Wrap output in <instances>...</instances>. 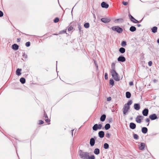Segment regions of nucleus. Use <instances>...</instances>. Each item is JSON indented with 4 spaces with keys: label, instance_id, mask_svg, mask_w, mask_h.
Here are the masks:
<instances>
[{
    "label": "nucleus",
    "instance_id": "18",
    "mask_svg": "<svg viewBox=\"0 0 159 159\" xmlns=\"http://www.w3.org/2000/svg\"><path fill=\"white\" fill-rule=\"evenodd\" d=\"M140 145L139 147V148L140 150H143L145 146V144L143 143H141L140 144Z\"/></svg>",
    "mask_w": 159,
    "mask_h": 159
},
{
    "label": "nucleus",
    "instance_id": "26",
    "mask_svg": "<svg viewBox=\"0 0 159 159\" xmlns=\"http://www.w3.org/2000/svg\"><path fill=\"white\" fill-rule=\"evenodd\" d=\"M98 125L97 124H96L94 125L93 127V130L94 131H96L98 129Z\"/></svg>",
    "mask_w": 159,
    "mask_h": 159
},
{
    "label": "nucleus",
    "instance_id": "46",
    "mask_svg": "<svg viewBox=\"0 0 159 159\" xmlns=\"http://www.w3.org/2000/svg\"><path fill=\"white\" fill-rule=\"evenodd\" d=\"M43 123V120H39V124H42Z\"/></svg>",
    "mask_w": 159,
    "mask_h": 159
},
{
    "label": "nucleus",
    "instance_id": "43",
    "mask_svg": "<svg viewBox=\"0 0 159 159\" xmlns=\"http://www.w3.org/2000/svg\"><path fill=\"white\" fill-rule=\"evenodd\" d=\"M122 3L124 5H126L128 4V2H123Z\"/></svg>",
    "mask_w": 159,
    "mask_h": 159
},
{
    "label": "nucleus",
    "instance_id": "7",
    "mask_svg": "<svg viewBox=\"0 0 159 159\" xmlns=\"http://www.w3.org/2000/svg\"><path fill=\"white\" fill-rule=\"evenodd\" d=\"M101 20L105 23H107L110 21L111 20L108 18H102L101 19Z\"/></svg>",
    "mask_w": 159,
    "mask_h": 159
},
{
    "label": "nucleus",
    "instance_id": "44",
    "mask_svg": "<svg viewBox=\"0 0 159 159\" xmlns=\"http://www.w3.org/2000/svg\"><path fill=\"white\" fill-rule=\"evenodd\" d=\"M78 29L79 30L80 32H81V27L79 25L78 26Z\"/></svg>",
    "mask_w": 159,
    "mask_h": 159
},
{
    "label": "nucleus",
    "instance_id": "6",
    "mask_svg": "<svg viewBox=\"0 0 159 159\" xmlns=\"http://www.w3.org/2000/svg\"><path fill=\"white\" fill-rule=\"evenodd\" d=\"M143 116H138L136 118V121L138 123H140L141 122V120L143 119Z\"/></svg>",
    "mask_w": 159,
    "mask_h": 159
},
{
    "label": "nucleus",
    "instance_id": "37",
    "mask_svg": "<svg viewBox=\"0 0 159 159\" xmlns=\"http://www.w3.org/2000/svg\"><path fill=\"white\" fill-rule=\"evenodd\" d=\"M59 20V18L57 17H56L54 20V22L55 23H57L58 22Z\"/></svg>",
    "mask_w": 159,
    "mask_h": 159
},
{
    "label": "nucleus",
    "instance_id": "50",
    "mask_svg": "<svg viewBox=\"0 0 159 159\" xmlns=\"http://www.w3.org/2000/svg\"><path fill=\"white\" fill-rule=\"evenodd\" d=\"M150 121L149 119V118H147L146 120V121L147 122H149Z\"/></svg>",
    "mask_w": 159,
    "mask_h": 159
},
{
    "label": "nucleus",
    "instance_id": "33",
    "mask_svg": "<svg viewBox=\"0 0 159 159\" xmlns=\"http://www.w3.org/2000/svg\"><path fill=\"white\" fill-rule=\"evenodd\" d=\"M110 84L113 85H114V81L113 79H111L110 80Z\"/></svg>",
    "mask_w": 159,
    "mask_h": 159
},
{
    "label": "nucleus",
    "instance_id": "25",
    "mask_svg": "<svg viewBox=\"0 0 159 159\" xmlns=\"http://www.w3.org/2000/svg\"><path fill=\"white\" fill-rule=\"evenodd\" d=\"M131 94L129 92H127L126 93V97L127 98H129L131 97Z\"/></svg>",
    "mask_w": 159,
    "mask_h": 159
},
{
    "label": "nucleus",
    "instance_id": "41",
    "mask_svg": "<svg viewBox=\"0 0 159 159\" xmlns=\"http://www.w3.org/2000/svg\"><path fill=\"white\" fill-rule=\"evenodd\" d=\"M105 77L106 80H107L108 79V77L107 76V73H105Z\"/></svg>",
    "mask_w": 159,
    "mask_h": 159
},
{
    "label": "nucleus",
    "instance_id": "23",
    "mask_svg": "<svg viewBox=\"0 0 159 159\" xmlns=\"http://www.w3.org/2000/svg\"><path fill=\"white\" fill-rule=\"evenodd\" d=\"M157 27L155 26L152 29V32L154 33H155L157 32Z\"/></svg>",
    "mask_w": 159,
    "mask_h": 159
},
{
    "label": "nucleus",
    "instance_id": "32",
    "mask_svg": "<svg viewBox=\"0 0 159 159\" xmlns=\"http://www.w3.org/2000/svg\"><path fill=\"white\" fill-rule=\"evenodd\" d=\"M84 26L85 28H88L89 27V24L88 23H86L84 25Z\"/></svg>",
    "mask_w": 159,
    "mask_h": 159
},
{
    "label": "nucleus",
    "instance_id": "20",
    "mask_svg": "<svg viewBox=\"0 0 159 159\" xmlns=\"http://www.w3.org/2000/svg\"><path fill=\"white\" fill-rule=\"evenodd\" d=\"M100 150L98 148H96L94 151V153L96 155H98L99 153Z\"/></svg>",
    "mask_w": 159,
    "mask_h": 159
},
{
    "label": "nucleus",
    "instance_id": "53",
    "mask_svg": "<svg viewBox=\"0 0 159 159\" xmlns=\"http://www.w3.org/2000/svg\"><path fill=\"white\" fill-rule=\"evenodd\" d=\"M137 26L138 27H139L141 26V25L140 24H138L137 25Z\"/></svg>",
    "mask_w": 159,
    "mask_h": 159
},
{
    "label": "nucleus",
    "instance_id": "12",
    "mask_svg": "<svg viewBox=\"0 0 159 159\" xmlns=\"http://www.w3.org/2000/svg\"><path fill=\"white\" fill-rule=\"evenodd\" d=\"M98 136L100 138H102L104 137V133L103 131H100L98 133Z\"/></svg>",
    "mask_w": 159,
    "mask_h": 159
},
{
    "label": "nucleus",
    "instance_id": "13",
    "mask_svg": "<svg viewBox=\"0 0 159 159\" xmlns=\"http://www.w3.org/2000/svg\"><path fill=\"white\" fill-rule=\"evenodd\" d=\"M149 117L151 120H154L157 118V116L155 114L150 115Z\"/></svg>",
    "mask_w": 159,
    "mask_h": 159
},
{
    "label": "nucleus",
    "instance_id": "19",
    "mask_svg": "<svg viewBox=\"0 0 159 159\" xmlns=\"http://www.w3.org/2000/svg\"><path fill=\"white\" fill-rule=\"evenodd\" d=\"M106 118V116L105 115H102L100 117V120L102 121H103L105 120Z\"/></svg>",
    "mask_w": 159,
    "mask_h": 159
},
{
    "label": "nucleus",
    "instance_id": "22",
    "mask_svg": "<svg viewBox=\"0 0 159 159\" xmlns=\"http://www.w3.org/2000/svg\"><path fill=\"white\" fill-rule=\"evenodd\" d=\"M129 30L131 32H134L136 30V28L134 26H131L129 28Z\"/></svg>",
    "mask_w": 159,
    "mask_h": 159
},
{
    "label": "nucleus",
    "instance_id": "42",
    "mask_svg": "<svg viewBox=\"0 0 159 159\" xmlns=\"http://www.w3.org/2000/svg\"><path fill=\"white\" fill-rule=\"evenodd\" d=\"M152 64V62L151 61H150L148 62V65L149 66H151Z\"/></svg>",
    "mask_w": 159,
    "mask_h": 159
},
{
    "label": "nucleus",
    "instance_id": "28",
    "mask_svg": "<svg viewBox=\"0 0 159 159\" xmlns=\"http://www.w3.org/2000/svg\"><path fill=\"white\" fill-rule=\"evenodd\" d=\"M110 128V125L109 124H106L105 126V128L106 130L109 129Z\"/></svg>",
    "mask_w": 159,
    "mask_h": 159
},
{
    "label": "nucleus",
    "instance_id": "11",
    "mask_svg": "<svg viewBox=\"0 0 159 159\" xmlns=\"http://www.w3.org/2000/svg\"><path fill=\"white\" fill-rule=\"evenodd\" d=\"M134 108L135 110H139L140 109V106L139 104H134Z\"/></svg>",
    "mask_w": 159,
    "mask_h": 159
},
{
    "label": "nucleus",
    "instance_id": "14",
    "mask_svg": "<svg viewBox=\"0 0 159 159\" xmlns=\"http://www.w3.org/2000/svg\"><path fill=\"white\" fill-rule=\"evenodd\" d=\"M95 139L94 138H91L90 140V144L91 146H93L95 144Z\"/></svg>",
    "mask_w": 159,
    "mask_h": 159
},
{
    "label": "nucleus",
    "instance_id": "34",
    "mask_svg": "<svg viewBox=\"0 0 159 159\" xmlns=\"http://www.w3.org/2000/svg\"><path fill=\"white\" fill-rule=\"evenodd\" d=\"M121 45L123 47L125 46L126 45V42L124 41H122L121 43Z\"/></svg>",
    "mask_w": 159,
    "mask_h": 159
},
{
    "label": "nucleus",
    "instance_id": "47",
    "mask_svg": "<svg viewBox=\"0 0 159 159\" xmlns=\"http://www.w3.org/2000/svg\"><path fill=\"white\" fill-rule=\"evenodd\" d=\"M129 84L130 86H132L133 85V83L132 81L130 82H129Z\"/></svg>",
    "mask_w": 159,
    "mask_h": 159
},
{
    "label": "nucleus",
    "instance_id": "2",
    "mask_svg": "<svg viewBox=\"0 0 159 159\" xmlns=\"http://www.w3.org/2000/svg\"><path fill=\"white\" fill-rule=\"evenodd\" d=\"M111 76L115 80L118 81L120 80L119 75L115 70H111Z\"/></svg>",
    "mask_w": 159,
    "mask_h": 159
},
{
    "label": "nucleus",
    "instance_id": "16",
    "mask_svg": "<svg viewBox=\"0 0 159 159\" xmlns=\"http://www.w3.org/2000/svg\"><path fill=\"white\" fill-rule=\"evenodd\" d=\"M12 48L13 49L16 50L19 48V46L17 44H14L12 45Z\"/></svg>",
    "mask_w": 159,
    "mask_h": 159
},
{
    "label": "nucleus",
    "instance_id": "9",
    "mask_svg": "<svg viewBox=\"0 0 159 159\" xmlns=\"http://www.w3.org/2000/svg\"><path fill=\"white\" fill-rule=\"evenodd\" d=\"M117 60L119 61L123 62L125 61V58L123 56H120L118 58Z\"/></svg>",
    "mask_w": 159,
    "mask_h": 159
},
{
    "label": "nucleus",
    "instance_id": "17",
    "mask_svg": "<svg viewBox=\"0 0 159 159\" xmlns=\"http://www.w3.org/2000/svg\"><path fill=\"white\" fill-rule=\"evenodd\" d=\"M148 131V129L146 127H144L142 128V132L144 134H146Z\"/></svg>",
    "mask_w": 159,
    "mask_h": 159
},
{
    "label": "nucleus",
    "instance_id": "45",
    "mask_svg": "<svg viewBox=\"0 0 159 159\" xmlns=\"http://www.w3.org/2000/svg\"><path fill=\"white\" fill-rule=\"evenodd\" d=\"M3 16V12L0 11V17L2 16Z\"/></svg>",
    "mask_w": 159,
    "mask_h": 159
},
{
    "label": "nucleus",
    "instance_id": "48",
    "mask_svg": "<svg viewBox=\"0 0 159 159\" xmlns=\"http://www.w3.org/2000/svg\"><path fill=\"white\" fill-rule=\"evenodd\" d=\"M111 97H109L108 98H107V101H111Z\"/></svg>",
    "mask_w": 159,
    "mask_h": 159
},
{
    "label": "nucleus",
    "instance_id": "35",
    "mask_svg": "<svg viewBox=\"0 0 159 159\" xmlns=\"http://www.w3.org/2000/svg\"><path fill=\"white\" fill-rule=\"evenodd\" d=\"M133 137L135 139H137L139 138V136L137 134H134Z\"/></svg>",
    "mask_w": 159,
    "mask_h": 159
},
{
    "label": "nucleus",
    "instance_id": "56",
    "mask_svg": "<svg viewBox=\"0 0 159 159\" xmlns=\"http://www.w3.org/2000/svg\"><path fill=\"white\" fill-rule=\"evenodd\" d=\"M45 118H48L47 116V115L45 116Z\"/></svg>",
    "mask_w": 159,
    "mask_h": 159
},
{
    "label": "nucleus",
    "instance_id": "38",
    "mask_svg": "<svg viewBox=\"0 0 159 159\" xmlns=\"http://www.w3.org/2000/svg\"><path fill=\"white\" fill-rule=\"evenodd\" d=\"M25 45L27 47H29L30 45V42H26L25 43Z\"/></svg>",
    "mask_w": 159,
    "mask_h": 159
},
{
    "label": "nucleus",
    "instance_id": "52",
    "mask_svg": "<svg viewBox=\"0 0 159 159\" xmlns=\"http://www.w3.org/2000/svg\"><path fill=\"white\" fill-rule=\"evenodd\" d=\"M20 38H18L17 39V42H19L20 41Z\"/></svg>",
    "mask_w": 159,
    "mask_h": 159
},
{
    "label": "nucleus",
    "instance_id": "21",
    "mask_svg": "<svg viewBox=\"0 0 159 159\" xmlns=\"http://www.w3.org/2000/svg\"><path fill=\"white\" fill-rule=\"evenodd\" d=\"M21 70V69H17L16 72V74L18 76L20 75L21 74V73H20Z\"/></svg>",
    "mask_w": 159,
    "mask_h": 159
},
{
    "label": "nucleus",
    "instance_id": "31",
    "mask_svg": "<svg viewBox=\"0 0 159 159\" xmlns=\"http://www.w3.org/2000/svg\"><path fill=\"white\" fill-rule=\"evenodd\" d=\"M115 64L114 63H112L111 65V70H115Z\"/></svg>",
    "mask_w": 159,
    "mask_h": 159
},
{
    "label": "nucleus",
    "instance_id": "4",
    "mask_svg": "<svg viewBox=\"0 0 159 159\" xmlns=\"http://www.w3.org/2000/svg\"><path fill=\"white\" fill-rule=\"evenodd\" d=\"M111 29L113 30L116 31L119 33H120L123 31L122 28L118 26H113L112 27Z\"/></svg>",
    "mask_w": 159,
    "mask_h": 159
},
{
    "label": "nucleus",
    "instance_id": "57",
    "mask_svg": "<svg viewBox=\"0 0 159 159\" xmlns=\"http://www.w3.org/2000/svg\"><path fill=\"white\" fill-rule=\"evenodd\" d=\"M154 82H156V80H154Z\"/></svg>",
    "mask_w": 159,
    "mask_h": 159
},
{
    "label": "nucleus",
    "instance_id": "55",
    "mask_svg": "<svg viewBox=\"0 0 159 159\" xmlns=\"http://www.w3.org/2000/svg\"><path fill=\"white\" fill-rule=\"evenodd\" d=\"M157 42L159 44V39H158V40H157Z\"/></svg>",
    "mask_w": 159,
    "mask_h": 159
},
{
    "label": "nucleus",
    "instance_id": "49",
    "mask_svg": "<svg viewBox=\"0 0 159 159\" xmlns=\"http://www.w3.org/2000/svg\"><path fill=\"white\" fill-rule=\"evenodd\" d=\"M72 28L71 27H69L68 28V30L69 31H71L72 30Z\"/></svg>",
    "mask_w": 159,
    "mask_h": 159
},
{
    "label": "nucleus",
    "instance_id": "40",
    "mask_svg": "<svg viewBox=\"0 0 159 159\" xmlns=\"http://www.w3.org/2000/svg\"><path fill=\"white\" fill-rule=\"evenodd\" d=\"M111 134L109 133H107L106 134V136L107 138H109L110 137Z\"/></svg>",
    "mask_w": 159,
    "mask_h": 159
},
{
    "label": "nucleus",
    "instance_id": "8",
    "mask_svg": "<svg viewBox=\"0 0 159 159\" xmlns=\"http://www.w3.org/2000/svg\"><path fill=\"white\" fill-rule=\"evenodd\" d=\"M101 6L102 8H107L109 7L108 4L106 3L105 2H103L101 3Z\"/></svg>",
    "mask_w": 159,
    "mask_h": 159
},
{
    "label": "nucleus",
    "instance_id": "54",
    "mask_svg": "<svg viewBox=\"0 0 159 159\" xmlns=\"http://www.w3.org/2000/svg\"><path fill=\"white\" fill-rule=\"evenodd\" d=\"M74 130V129H72L71 130V131H72V136H73V131Z\"/></svg>",
    "mask_w": 159,
    "mask_h": 159
},
{
    "label": "nucleus",
    "instance_id": "29",
    "mask_svg": "<svg viewBox=\"0 0 159 159\" xmlns=\"http://www.w3.org/2000/svg\"><path fill=\"white\" fill-rule=\"evenodd\" d=\"M20 81L22 84H24L25 82V80L24 78H21L20 79Z\"/></svg>",
    "mask_w": 159,
    "mask_h": 159
},
{
    "label": "nucleus",
    "instance_id": "15",
    "mask_svg": "<svg viewBox=\"0 0 159 159\" xmlns=\"http://www.w3.org/2000/svg\"><path fill=\"white\" fill-rule=\"evenodd\" d=\"M136 125L133 123H131L129 124L130 128L132 129H134L136 128Z\"/></svg>",
    "mask_w": 159,
    "mask_h": 159
},
{
    "label": "nucleus",
    "instance_id": "51",
    "mask_svg": "<svg viewBox=\"0 0 159 159\" xmlns=\"http://www.w3.org/2000/svg\"><path fill=\"white\" fill-rule=\"evenodd\" d=\"M45 120L47 122H49V120L48 119H46Z\"/></svg>",
    "mask_w": 159,
    "mask_h": 159
},
{
    "label": "nucleus",
    "instance_id": "36",
    "mask_svg": "<svg viewBox=\"0 0 159 159\" xmlns=\"http://www.w3.org/2000/svg\"><path fill=\"white\" fill-rule=\"evenodd\" d=\"M89 158L88 159H95V157L94 155H91L89 156Z\"/></svg>",
    "mask_w": 159,
    "mask_h": 159
},
{
    "label": "nucleus",
    "instance_id": "10",
    "mask_svg": "<svg viewBox=\"0 0 159 159\" xmlns=\"http://www.w3.org/2000/svg\"><path fill=\"white\" fill-rule=\"evenodd\" d=\"M148 113V110L147 109H145L142 111V113L144 116H146Z\"/></svg>",
    "mask_w": 159,
    "mask_h": 159
},
{
    "label": "nucleus",
    "instance_id": "5",
    "mask_svg": "<svg viewBox=\"0 0 159 159\" xmlns=\"http://www.w3.org/2000/svg\"><path fill=\"white\" fill-rule=\"evenodd\" d=\"M129 16L131 20L133 22L135 23H139V21L134 19L133 17L131 16L130 15H129Z\"/></svg>",
    "mask_w": 159,
    "mask_h": 159
},
{
    "label": "nucleus",
    "instance_id": "27",
    "mask_svg": "<svg viewBox=\"0 0 159 159\" xmlns=\"http://www.w3.org/2000/svg\"><path fill=\"white\" fill-rule=\"evenodd\" d=\"M132 103V101L131 100L129 101L127 103L125 104V105L128 106L130 107V105H131Z\"/></svg>",
    "mask_w": 159,
    "mask_h": 159
},
{
    "label": "nucleus",
    "instance_id": "3",
    "mask_svg": "<svg viewBox=\"0 0 159 159\" xmlns=\"http://www.w3.org/2000/svg\"><path fill=\"white\" fill-rule=\"evenodd\" d=\"M130 109V107H128L125 105H124L122 109L123 115H126Z\"/></svg>",
    "mask_w": 159,
    "mask_h": 159
},
{
    "label": "nucleus",
    "instance_id": "24",
    "mask_svg": "<svg viewBox=\"0 0 159 159\" xmlns=\"http://www.w3.org/2000/svg\"><path fill=\"white\" fill-rule=\"evenodd\" d=\"M119 52L122 53H123L125 52V49L123 48H120L119 50Z\"/></svg>",
    "mask_w": 159,
    "mask_h": 159
},
{
    "label": "nucleus",
    "instance_id": "1",
    "mask_svg": "<svg viewBox=\"0 0 159 159\" xmlns=\"http://www.w3.org/2000/svg\"><path fill=\"white\" fill-rule=\"evenodd\" d=\"M89 153L88 152H84L80 150L79 153V155L81 159H88Z\"/></svg>",
    "mask_w": 159,
    "mask_h": 159
},
{
    "label": "nucleus",
    "instance_id": "39",
    "mask_svg": "<svg viewBox=\"0 0 159 159\" xmlns=\"http://www.w3.org/2000/svg\"><path fill=\"white\" fill-rule=\"evenodd\" d=\"M102 126L101 124L98 125V129H101V128H102Z\"/></svg>",
    "mask_w": 159,
    "mask_h": 159
},
{
    "label": "nucleus",
    "instance_id": "30",
    "mask_svg": "<svg viewBox=\"0 0 159 159\" xmlns=\"http://www.w3.org/2000/svg\"><path fill=\"white\" fill-rule=\"evenodd\" d=\"M109 146L107 143H105L103 145V148L105 149H107L109 148Z\"/></svg>",
    "mask_w": 159,
    "mask_h": 159
}]
</instances>
